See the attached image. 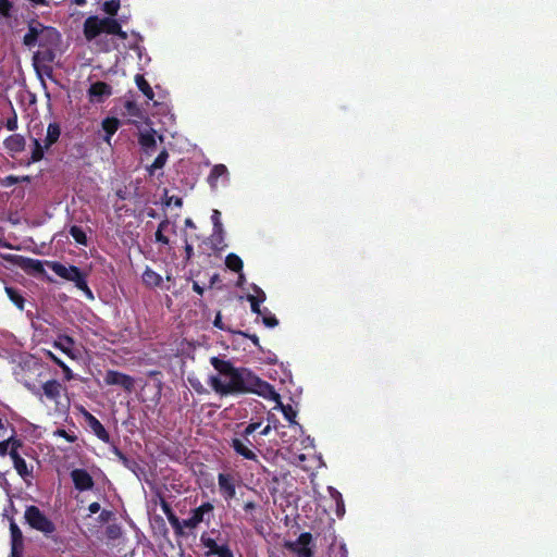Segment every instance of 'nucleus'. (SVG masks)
Listing matches in <instances>:
<instances>
[{"mask_svg": "<svg viewBox=\"0 0 557 557\" xmlns=\"http://www.w3.org/2000/svg\"><path fill=\"white\" fill-rule=\"evenodd\" d=\"M259 426L260 423H250L244 431L245 436L252 434Z\"/></svg>", "mask_w": 557, "mask_h": 557, "instance_id": "42", "label": "nucleus"}, {"mask_svg": "<svg viewBox=\"0 0 557 557\" xmlns=\"http://www.w3.org/2000/svg\"><path fill=\"white\" fill-rule=\"evenodd\" d=\"M126 109L131 115H137L138 114V108L133 102L126 103Z\"/></svg>", "mask_w": 557, "mask_h": 557, "instance_id": "44", "label": "nucleus"}, {"mask_svg": "<svg viewBox=\"0 0 557 557\" xmlns=\"http://www.w3.org/2000/svg\"><path fill=\"white\" fill-rule=\"evenodd\" d=\"M51 270L60 277L74 282L75 286L83 290L89 298H92V293L87 286L85 276L82 274L78 268L74 265H64L59 262L49 263Z\"/></svg>", "mask_w": 557, "mask_h": 557, "instance_id": "4", "label": "nucleus"}, {"mask_svg": "<svg viewBox=\"0 0 557 557\" xmlns=\"http://www.w3.org/2000/svg\"><path fill=\"white\" fill-rule=\"evenodd\" d=\"M248 300L250 301V305H251V310L257 313V314H262L261 310H260V307H259V301L257 300V298L252 295H248Z\"/></svg>", "mask_w": 557, "mask_h": 557, "instance_id": "34", "label": "nucleus"}, {"mask_svg": "<svg viewBox=\"0 0 557 557\" xmlns=\"http://www.w3.org/2000/svg\"><path fill=\"white\" fill-rule=\"evenodd\" d=\"M226 172H227V169H226V166H225V165H223V164H218V165H215V166L212 169L211 174H210V176H209V182H210L211 186H214V185H215L216 180H218L220 176H222V175L226 174Z\"/></svg>", "mask_w": 557, "mask_h": 557, "instance_id": "27", "label": "nucleus"}, {"mask_svg": "<svg viewBox=\"0 0 557 557\" xmlns=\"http://www.w3.org/2000/svg\"><path fill=\"white\" fill-rule=\"evenodd\" d=\"M107 534L110 539H116L120 536V529L116 525H110L107 529Z\"/></svg>", "mask_w": 557, "mask_h": 557, "instance_id": "37", "label": "nucleus"}, {"mask_svg": "<svg viewBox=\"0 0 557 557\" xmlns=\"http://www.w3.org/2000/svg\"><path fill=\"white\" fill-rule=\"evenodd\" d=\"M214 325L219 329H223L222 321H221V313H218L214 319Z\"/></svg>", "mask_w": 557, "mask_h": 557, "instance_id": "53", "label": "nucleus"}, {"mask_svg": "<svg viewBox=\"0 0 557 557\" xmlns=\"http://www.w3.org/2000/svg\"><path fill=\"white\" fill-rule=\"evenodd\" d=\"M211 364L218 371L211 375L209 384L221 396L231 394L255 393L265 398H275L277 394L273 387L244 368H235L230 361L218 357L211 358Z\"/></svg>", "mask_w": 557, "mask_h": 557, "instance_id": "1", "label": "nucleus"}, {"mask_svg": "<svg viewBox=\"0 0 557 557\" xmlns=\"http://www.w3.org/2000/svg\"><path fill=\"white\" fill-rule=\"evenodd\" d=\"M201 541H202L203 545L209 549L208 554H211V555H215L216 552L222 547V546H219L215 543V541L212 539L202 537Z\"/></svg>", "mask_w": 557, "mask_h": 557, "instance_id": "32", "label": "nucleus"}, {"mask_svg": "<svg viewBox=\"0 0 557 557\" xmlns=\"http://www.w3.org/2000/svg\"><path fill=\"white\" fill-rule=\"evenodd\" d=\"M220 214H221L220 211L213 210L212 221H213L214 227L218 230L221 228Z\"/></svg>", "mask_w": 557, "mask_h": 557, "instance_id": "41", "label": "nucleus"}, {"mask_svg": "<svg viewBox=\"0 0 557 557\" xmlns=\"http://www.w3.org/2000/svg\"><path fill=\"white\" fill-rule=\"evenodd\" d=\"M88 509L90 513H97L100 510V505L98 503H91Z\"/></svg>", "mask_w": 557, "mask_h": 557, "instance_id": "49", "label": "nucleus"}, {"mask_svg": "<svg viewBox=\"0 0 557 557\" xmlns=\"http://www.w3.org/2000/svg\"><path fill=\"white\" fill-rule=\"evenodd\" d=\"M331 495L333 498L336 499L337 502V512L339 513L341 510H343V499H342V495L339 494V492L335 491L334 488L331 487Z\"/></svg>", "mask_w": 557, "mask_h": 557, "instance_id": "35", "label": "nucleus"}, {"mask_svg": "<svg viewBox=\"0 0 557 557\" xmlns=\"http://www.w3.org/2000/svg\"><path fill=\"white\" fill-rule=\"evenodd\" d=\"M243 281H244V274H243V273H240V274H239V282H238V283H239V284H242V282H243Z\"/></svg>", "mask_w": 557, "mask_h": 557, "instance_id": "62", "label": "nucleus"}, {"mask_svg": "<svg viewBox=\"0 0 557 557\" xmlns=\"http://www.w3.org/2000/svg\"><path fill=\"white\" fill-rule=\"evenodd\" d=\"M72 345L73 341L69 336H64L63 338L55 343V346L59 347L65 354H70Z\"/></svg>", "mask_w": 557, "mask_h": 557, "instance_id": "30", "label": "nucleus"}, {"mask_svg": "<svg viewBox=\"0 0 557 557\" xmlns=\"http://www.w3.org/2000/svg\"><path fill=\"white\" fill-rule=\"evenodd\" d=\"M11 537H12V557H22V547H23V534L18 527L15 523L10 524Z\"/></svg>", "mask_w": 557, "mask_h": 557, "instance_id": "12", "label": "nucleus"}, {"mask_svg": "<svg viewBox=\"0 0 557 557\" xmlns=\"http://www.w3.org/2000/svg\"><path fill=\"white\" fill-rule=\"evenodd\" d=\"M57 434L60 435V436L65 437L69 442H74L75 441V436L69 435L64 430H58Z\"/></svg>", "mask_w": 557, "mask_h": 557, "instance_id": "47", "label": "nucleus"}, {"mask_svg": "<svg viewBox=\"0 0 557 557\" xmlns=\"http://www.w3.org/2000/svg\"><path fill=\"white\" fill-rule=\"evenodd\" d=\"M5 293L8 295V297L10 298V300L20 309V310H23L24 309V298L21 294H18L17 290H15L14 288L12 287H5Z\"/></svg>", "mask_w": 557, "mask_h": 557, "instance_id": "22", "label": "nucleus"}, {"mask_svg": "<svg viewBox=\"0 0 557 557\" xmlns=\"http://www.w3.org/2000/svg\"><path fill=\"white\" fill-rule=\"evenodd\" d=\"M102 33L115 34L122 39L127 37L126 33L122 30L117 21L112 17L100 18L98 16H90L85 21L84 35L87 40H92Z\"/></svg>", "mask_w": 557, "mask_h": 557, "instance_id": "3", "label": "nucleus"}, {"mask_svg": "<svg viewBox=\"0 0 557 557\" xmlns=\"http://www.w3.org/2000/svg\"><path fill=\"white\" fill-rule=\"evenodd\" d=\"M17 181H18V178L14 177V176H8L7 177V182H8L9 185H12V184L16 183Z\"/></svg>", "mask_w": 557, "mask_h": 557, "instance_id": "55", "label": "nucleus"}, {"mask_svg": "<svg viewBox=\"0 0 557 557\" xmlns=\"http://www.w3.org/2000/svg\"><path fill=\"white\" fill-rule=\"evenodd\" d=\"M45 395L50 399H57L62 391V385L55 381L51 380L44 384L42 386Z\"/></svg>", "mask_w": 557, "mask_h": 557, "instance_id": "17", "label": "nucleus"}, {"mask_svg": "<svg viewBox=\"0 0 557 557\" xmlns=\"http://www.w3.org/2000/svg\"><path fill=\"white\" fill-rule=\"evenodd\" d=\"M255 290H256V292L258 293V295L260 296L259 301H264V299H265V295H264V293H263L259 287H257V286H255Z\"/></svg>", "mask_w": 557, "mask_h": 557, "instance_id": "54", "label": "nucleus"}, {"mask_svg": "<svg viewBox=\"0 0 557 557\" xmlns=\"http://www.w3.org/2000/svg\"><path fill=\"white\" fill-rule=\"evenodd\" d=\"M119 8H120V1L119 0H110V1H107L103 4V11L106 13H108L109 15H111V16L116 14Z\"/></svg>", "mask_w": 557, "mask_h": 557, "instance_id": "28", "label": "nucleus"}, {"mask_svg": "<svg viewBox=\"0 0 557 557\" xmlns=\"http://www.w3.org/2000/svg\"><path fill=\"white\" fill-rule=\"evenodd\" d=\"M10 455L14 461V466H15V469L17 470V472L21 474V475H24L27 473V466H26V462L25 460L20 457L17 455V453L15 451V449L12 447L11 451H10Z\"/></svg>", "mask_w": 557, "mask_h": 557, "instance_id": "23", "label": "nucleus"}, {"mask_svg": "<svg viewBox=\"0 0 557 557\" xmlns=\"http://www.w3.org/2000/svg\"><path fill=\"white\" fill-rule=\"evenodd\" d=\"M60 367L64 372L65 379L70 381L73 377L71 369L64 362H60Z\"/></svg>", "mask_w": 557, "mask_h": 557, "instance_id": "43", "label": "nucleus"}, {"mask_svg": "<svg viewBox=\"0 0 557 557\" xmlns=\"http://www.w3.org/2000/svg\"><path fill=\"white\" fill-rule=\"evenodd\" d=\"M190 383H191V387L198 389V387H196V385L191 381H190Z\"/></svg>", "mask_w": 557, "mask_h": 557, "instance_id": "63", "label": "nucleus"}, {"mask_svg": "<svg viewBox=\"0 0 557 557\" xmlns=\"http://www.w3.org/2000/svg\"><path fill=\"white\" fill-rule=\"evenodd\" d=\"M186 258L190 259L193 256V246L188 243L185 245Z\"/></svg>", "mask_w": 557, "mask_h": 557, "instance_id": "50", "label": "nucleus"}, {"mask_svg": "<svg viewBox=\"0 0 557 557\" xmlns=\"http://www.w3.org/2000/svg\"><path fill=\"white\" fill-rule=\"evenodd\" d=\"M185 224H186L187 226H190V227H193V226H194V223H193V221H191L190 219H187V220L185 221Z\"/></svg>", "mask_w": 557, "mask_h": 557, "instance_id": "60", "label": "nucleus"}, {"mask_svg": "<svg viewBox=\"0 0 557 557\" xmlns=\"http://www.w3.org/2000/svg\"><path fill=\"white\" fill-rule=\"evenodd\" d=\"M232 446L237 454L242 455L246 459L255 460L257 458L256 454L249 449L243 441L238 438L233 440Z\"/></svg>", "mask_w": 557, "mask_h": 557, "instance_id": "19", "label": "nucleus"}, {"mask_svg": "<svg viewBox=\"0 0 557 557\" xmlns=\"http://www.w3.org/2000/svg\"><path fill=\"white\" fill-rule=\"evenodd\" d=\"M136 84L138 86V88L140 89V91H143V94L148 98V99H153V91L151 89V87L149 86V84L146 82V79L140 76V75H137L136 76Z\"/></svg>", "mask_w": 557, "mask_h": 557, "instance_id": "26", "label": "nucleus"}, {"mask_svg": "<svg viewBox=\"0 0 557 557\" xmlns=\"http://www.w3.org/2000/svg\"><path fill=\"white\" fill-rule=\"evenodd\" d=\"M71 478L75 487L79 491H87L94 486V480L90 474L84 469H74L71 472Z\"/></svg>", "mask_w": 557, "mask_h": 557, "instance_id": "9", "label": "nucleus"}, {"mask_svg": "<svg viewBox=\"0 0 557 557\" xmlns=\"http://www.w3.org/2000/svg\"><path fill=\"white\" fill-rule=\"evenodd\" d=\"M225 264L228 269L233 270V271H236V272H239L242 271L243 269V261L242 259L234 255V253H230L226 259H225Z\"/></svg>", "mask_w": 557, "mask_h": 557, "instance_id": "24", "label": "nucleus"}, {"mask_svg": "<svg viewBox=\"0 0 557 557\" xmlns=\"http://www.w3.org/2000/svg\"><path fill=\"white\" fill-rule=\"evenodd\" d=\"M11 4L8 0H0V14L8 15Z\"/></svg>", "mask_w": 557, "mask_h": 557, "instance_id": "38", "label": "nucleus"}, {"mask_svg": "<svg viewBox=\"0 0 557 557\" xmlns=\"http://www.w3.org/2000/svg\"><path fill=\"white\" fill-rule=\"evenodd\" d=\"M10 440L0 442V456H4L8 451Z\"/></svg>", "mask_w": 557, "mask_h": 557, "instance_id": "45", "label": "nucleus"}, {"mask_svg": "<svg viewBox=\"0 0 557 557\" xmlns=\"http://www.w3.org/2000/svg\"><path fill=\"white\" fill-rule=\"evenodd\" d=\"M218 557H233L232 552L226 547L222 546L215 554Z\"/></svg>", "mask_w": 557, "mask_h": 557, "instance_id": "40", "label": "nucleus"}, {"mask_svg": "<svg viewBox=\"0 0 557 557\" xmlns=\"http://www.w3.org/2000/svg\"><path fill=\"white\" fill-rule=\"evenodd\" d=\"M256 507L255 503L253 502H248L245 504L244 508L246 510H250V509H253Z\"/></svg>", "mask_w": 557, "mask_h": 557, "instance_id": "57", "label": "nucleus"}, {"mask_svg": "<svg viewBox=\"0 0 557 557\" xmlns=\"http://www.w3.org/2000/svg\"><path fill=\"white\" fill-rule=\"evenodd\" d=\"M74 2L78 5L83 4L85 2V0H74Z\"/></svg>", "mask_w": 557, "mask_h": 557, "instance_id": "61", "label": "nucleus"}, {"mask_svg": "<svg viewBox=\"0 0 557 557\" xmlns=\"http://www.w3.org/2000/svg\"><path fill=\"white\" fill-rule=\"evenodd\" d=\"M263 323L268 326V327H274L278 324V321L275 317L273 315H263Z\"/></svg>", "mask_w": 557, "mask_h": 557, "instance_id": "36", "label": "nucleus"}, {"mask_svg": "<svg viewBox=\"0 0 557 557\" xmlns=\"http://www.w3.org/2000/svg\"><path fill=\"white\" fill-rule=\"evenodd\" d=\"M283 413H284L285 418L289 421H293V419L296 417V413L290 406L284 407Z\"/></svg>", "mask_w": 557, "mask_h": 557, "instance_id": "39", "label": "nucleus"}, {"mask_svg": "<svg viewBox=\"0 0 557 557\" xmlns=\"http://www.w3.org/2000/svg\"><path fill=\"white\" fill-rule=\"evenodd\" d=\"M85 419L89 425V428L94 431V433L103 441H107L109 438L108 432L103 428V425L100 423L98 419H96L91 413L88 411H84Z\"/></svg>", "mask_w": 557, "mask_h": 557, "instance_id": "14", "label": "nucleus"}, {"mask_svg": "<svg viewBox=\"0 0 557 557\" xmlns=\"http://www.w3.org/2000/svg\"><path fill=\"white\" fill-rule=\"evenodd\" d=\"M45 145L42 146L39 140L35 139V148L33 150L32 160L34 162H37L42 159L44 151H45Z\"/></svg>", "mask_w": 557, "mask_h": 557, "instance_id": "29", "label": "nucleus"}, {"mask_svg": "<svg viewBox=\"0 0 557 557\" xmlns=\"http://www.w3.org/2000/svg\"><path fill=\"white\" fill-rule=\"evenodd\" d=\"M156 131L152 129L151 127H143V128H139V133H138V143L141 147V149L146 152V153H152L154 150H156V146H157V139H156Z\"/></svg>", "mask_w": 557, "mask_h": 557, "instance_id": "8", "label": "nucleus"}, {"mask_svg": "<svg viewBox=\"0 0 557 557\" xmlns=\"http://www.w3.org/2000/svg\"><path fill=\"white\" fill-rule=\"evenodd\" d=\"M16 264L29 274H41L44 272L42 263L39 260L17 256L14 258Z\"/></svg>", "mask_w": 557, "mask_h": 557, "instance_id": "10", "label": "nucleus"}, {"mask_svg": "<svg viewBox=\"0 0 557 557\" xmlns=\"http://www.w3.org/2000/svg\"><path fill=\"white\" fill-rule=\"evenodd\" d=\"M143 282L148 287H157L161 284L162 276L154 272L152 269L146 268V270L143 273Z\"/></svg>", "mask_w": 557, "mask_h": 557, "instance_id": "18", "label": "nucleus"}, {"mask_svg": "<svg viewBox=\"0 0 557 557\" xmlns=\"http://www.w3.org/2000/svg\"><path fill=\"white\" fill-rule=\"evenodd\" d=\"M193 289L199 295L203 294V288L197 282H194Z\"/></svg>", "mask_w": 557, "mask_h": 557, "instance_id": "51", "label": "nucleus"}, {"mask_svg": "<svg viewBox=\"0 0 557 557\" xmlns=\"http://www.w3.org/2000/svg\"><path fill=\"white\" fill-rule=\"evenodd\" d=\"M312 537L309 533H302L297 541L286 543V547L297 555V557H312V552L308 547Z\"/></svg>", "mask_w": 557, "mask_h": 557, "instance_id": "6", "label": "nucleus"}, {"mask_svg": "<svg viewBox=\"0 0 557 557\" xmlns=\"http://www.w3.org/2000/svg\"><path fill=\"white\" fill-rule=\"evenodd\" d=\"M271 431V426L270 425H267L262 431H261V435H268Z\"/></svg>", "mask_w": 557, "mask_h": 557, "instance_id": "59", "label": "nucleus"}, {"mask_svg": "<svg viewBox=\"0 0 557 557\" xmlns=\"http://www.w3.org/2000/svg\"><path fill=\"white\" fill-rule=\"evenodd\" d=\"M71 235L78 244H85L86 243V235L83 232L82 228L77 226H72L70 230Z\"/></svg>", "mask_w": 557, "mask_h": 557, "instance_id": "31", "label": "nucleus"}, {"mask_svg": "<svg viewBox=\"0 0 557 557\" xmlns=\"http://www.w3.org/2000/svg\"><path fill=\"white\" fill-rule=\"evenodd\" d=\"M25 519L32 528L45 534H50L54 531L53 523L35 506L27 507Z\"/></svg>", "mask_w": 557, "mask_h": 557, "instance_id": "5", "label": "nucleus"}, {"mask_svg": "<svg viewBox=\"0 0 557 557\" xmlns=\"http://www.w3.org/2000/svg\"><path fill=\"white\" fill-rule=\"evenodd\" d=\"M60 136V128L57 124H50L47 128V136L45 139V148H49L54 144Z\"/></svg>", "mask_w": 557, "mask_h": 557, "instance_id": "21", "label": "nucleus"}, {"mask_svg": "<svg viewBox=\"0 0 557 557\" xmlns=\"http://www.w3.org/2000/svg\"><path fill=\"white\" fill-rule=\"evenodd\" d=\"M171 203H174L175 206L177 207H181L182 206V199L181 198H175V197H170L166 201V205L170 206Z\"/></svg>", "mask_w": 557, "mask_h": 557, "instance_id": "48", "label": "nucleus"}, {"mask_svg": "<svg viewBox=\"0 0 557 557\" xmlns=\"http://www.w3.org/2000/svg\"><path fill=\"white\" fill-rule=\"evenodd\" d=\"M156 240L165 245L169 244L168 237H165L161 231L156 232Z\"/></svg>", "mask_w": 557, "mask_h": 557, "instance_id": "46", "label": "nucleus"}, {"mask_svg": "<svg viewBox=\"0 0 557 557\" xmlns=\"http://www.w3.org/2000/svg\"><path fill=\"white\" fill-rule=\"evenodd\" d=\"M170 222L168 220H164L162 221L159 226H158V230L157 231H161L163 232L168 226H169Z\"/></svg>", "mask_w": 557, "mask_h": 557, "instance_id": "52", "label": "nucleus"}, {"mask_svg": "<svg viewBox=\"0 0 557 557\" xmlns=\"http://www.w3.org/2000/svg\"><path fill=\"white\" fill-rule=\"evenodd\" d=\"M49 357L57 363L60 366V362H63L62 360H60L59 358H57L52 352H48Z\"/></svg>", "mask_w": 557, "mask_h": 557, "instance_id": "56", "label": "nucleus"}, {"mask_svg": "<svg viewBox=\"0 0 557 557\" xmlns=\"http://www.w3.org/2000/svg\"><path fill=\"white\" fill-rule=\"evenodd\" d=\"M120 122L117 119L108 117L102 122V128L106 132L107 136L104 140L110 145L111 136L117 131Z\"/></svg>", "mask_w": 557, "mask_h": 557, "instance_id": "20", "label": "nucleus"}, {"mask_svg": "<svg viewBox=\"0 0 557 557\" xmlns=\"http://www.w3.org/2000/svg\"><path fill=\"white\" fill-rule=\"evenodd\" d=\"M213 510V506L210 503H206L195 509L190 518L181 521L182 523V534L184 533V529H195L200 522L205 520V515L210 513Z\"/></svg>", "mask_w": 557, "mask_h": 557, "instance_id": "7", "label": "nucleus"}, {"mask_svg": "<svg viewBox=\"0 0 557 557\" xmlns=\"http://www.w3.org/2000/svg\"><path fill=\"white\" fill-rule=\"evenodd\" d=\"M109 516H110V512L104 510L100 513V519L107 520Z\"/></svg>", "mask_w": 557, "mask_h": 557, "instance_id": "58", "label": "nucleus"}, {"mask_svg": "<svg viewBox=\"0 0 557 557\" xmlns=\"http://www.w3.org/2000/svg\"><path fill=\"white\" fill-rule=\"evenodd\" d=\"M219 487L226 499L235 496V486L233 480L228 474H219Z\"/></svg>", "mask_w": 557, "mask_h": 557, "instance_id": "15", "label": "nucleus"}, {"mask_svg": "<svg viewBox=\"0 0 557 557\" xmlns=\"http://www.w3.org/2000/svg\"><path fill=\"white\" fill-rule=\"evenodd\" d=\"M60 35L53 27L45 26L39 21L28 22L27 32L23 37V44L33 49L36 46L39 50L34 55V61H52L54 58L53 49L58 46Z\"/></svg>", "mask_w": 557, "mask_h": 557, "instance_id": "2", "label": "nucleus"}, {"mask_svg": "<svg viewBox=\"0 0 557 557\" xmlns=\"http://www.w3.org/2000/svg\"><path fill=\"white\" fill-rule=\"evenodd\" d=\"M161 508H162L163 512L165 513L170 524L175 530V533L178 535H182V523H181L180 519L172 511L170 505L166 502L162 500Z\"/></svg>", "mask_w": 557, "mask_h": 557, "instance_id": "16", "label": "nucleus"}, {"mask_svg": "<svg viewBox=\"0 0 557 557\" xmlns=\"http://www.w3.org/2000/svg\"><path fill=\"white\" fill-rule=\"evenodd\" d=\"M88 92L92 101L100 102L103 97H109L111 95V87L103 82H97L90 86Z\"/></svg>", "mask_w": 557, "mask_h": 557, "instance_id": "13", "label": "nucleus"}, {"mask_svg": "<svg viewBox=\"0 0 557 557\" xmlns=\"http://www.w3.org/2000/svg\"><path fill=\"white\" fill-rule=\"evenodd\" d=\"M169 154L166 150H162L153 163L148 168L149 173L152 174L156 170L162 169L166 163Z\"/></svg>", "mask_w": 557, "mask_h": 557, "instance_id": "25", "label": "nucleus"}, {"mask_svg": "<svg viewBox=\"0 0 557 557\" xmlns=\"http://www.w3.org/2000/svg\"><path fill=\"white\" fill-rule=\"evenodd\" d=\"M106 382L108 384L123 386L127 391H131L134 386V381L131 376L115 371H110L107 373Z\"/></svg>", "mask_w": 557, "mask_h": 557, "instance_id": "11", "label": "nucleus"}, {"mask_svg": "<svg viewBox=\"0 0 557 557\" xmlns=\"http://www.w3.org/2000/svg\"><path fill=\"white\" fill-rule=\"evenodd\" d=\"M24 140L20 136H13L8 139V147L15 150H21L23 148Z\"/></svg>", "mask_w": 557, "mask_h": 557, "instance_id": "33", "label": "nucleus"}]
</instances>
